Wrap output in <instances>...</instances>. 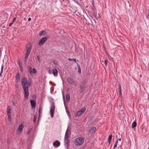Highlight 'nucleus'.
<instances>
[{
  "label": "nucleus",
  "mask_w": 149,
  "mask_h": 149,
  "mask_svg": "<svg viewBox=\"0 0 149 149\" xmlns=\"http://www.w3.org/2000/svg\"><path fill=\"white\" fill-rule=\"evenodd\" d=\"M21 82L24 91V97L25 99L27 100L29 95L28 89V85L27 83V79L26 78H23L21 80Z\"/></svg>",
  "instance_id": "obj_1"
},
{
  "label": "nucleus",
  "mask_w": 149,
  "mask_h": 149,
  "mask_svg": "<svg viewBox=\"0 0 149 149\" xmlns=\"http://www.w3.org/2000/svg\"><path fill=\"white\" fill-rule=\"evenodd\" d=\"M81 84L79 85L80 88L79 91L80 93L83 92L85 90L86 88V80H84L80 82Z\"/></svg>",
  "instance_id": "obj_2"
},
{
  "label": "nucleus",
  "mask_w": 149,
  "mask_h": 149,
  "mask_svg": "<svg viewBox=\"0 0 149 149\" xmlns=\"http://www.w3.org/2000/svg\"><path fill=\"white\" fill-rule=\"evenodd\" d=\"M84 141V139L82 137H78L74 141V143L76 146L81 145Z\"/></svg>",
  "instance_id": "obj_3"
},
{
  "label": "nucleus",
  "mask_w": 149,
  "mask_h": 149,
  "mask_svg": "<svg viewBox=\"0 0 149 149\" xmlns=\"http://www.w3.org/2000/svg\"><path fill=\"white\" fill-rule=\"evenodd\" d=\"M70 133V132L68 128L66 131L65 137H64V142L67 145H68L69 143V141L68 139L69 135V133Z\"/></svg>",
  "instance_id": "obj_4"
},
{
  "label": "nucleus",
  "mask_w": 149,
  "mask_h": 149,
  "mask_svg": "<svg viewBox=\"0 0 149 149\" xmlns=\"http://www.w3.org/2000/svg\"><path fill=\"white\" fill-rule=\"evenodd\" d=\"M31 47L30 45H29L28 47H26V52L25 57V61H26L29 55L31 52Z\"/></svg>",
  "instance_id": "obj_5"
},
{
  "label": "nucleus",
  "mask_w": 149,
  "mask_h": 149,
  "mask_svg": "<svg viewBox=\"0 0 149 149\" xmlns=\"http://www.w3.org/2000/svg\"><path fill=\"white\" fill-rule=\"evenodd\" d=\"M55 106L54 105V103H53L51 106L50 109V115L52 118L53 117L54 111H55Z\"/></svg>",
  "instance_id": "obj_6"
},
{
  "label": "nucleus",
  "mask_w": 149,
  "mask_h": 149,
  "mask_svg": "<svg viewBox=\"0 0 149 149\" xmlns=\"http://www.w3.org/2000/svg\"><path fill=\"white\" fill-rule=\"evenodd\" d=\"M47 37H44L41 38L38 42V45H43L45 42L47 40Z\"/></svg>",
  "instance_id": "obj_7"
},
{
  "label": "nucleus",
  "mask_w": 149,
  "mask_h": 149,
  "mask_svg": "<svg viewBox=\"0 0 149 149\" xmlns=\"http://www.w3.org/2000/svg\"><path fill=\"white\" fill-rule=\"evenodd\" d=\"M28 69L31 76L33 75L34 73L36 74L37 73L36 70L35 68H33V69H32V68L30 66L29 67Z\"/></svg>",
  "instance_id": "obj_8"
},
{
  "label": "nucleus",
  "mask_w": 149,
  "mask_h": 149,
  "mask_svg": "<svg viewBox=\"0 0 149 149\" xmlns=\"http://www.w3.org/2000/svg\"><path fill=\"white\" fill-rule=\"evenodd\" d=\"M96 130V127H91L88 130V132L90 134H93L95 133Z\"/></svg>",
  "instance_id": "obj_9"
},
{
  "label": "nucleus",
  "mask_w": 149,
  "mask_h": 149,
  "mask_svg": "<svg viewBox=\"0 0 149 149\" xmlns=\"http://www.w3.org/2000/svg\"><path fill=\"white\" fill-rule=\"evenodd\" d=\"M67 80L68 82L70 84H75V81L74 80L70 77L68 78Z\"/></svg>",
  "instance_id": "obj_10"
},
{
  "label": "nucleus",
  "mask_w": 149,
  "mask_h": 149,
  "mask_svg": "<svg viewBox=\"0 0 149 149\" xmlns=\"http://www.w3.org/2000/svg\"><path fill=\"white\" fill-rule=\"evenodd\" d=\"M30 102L32 107L33 108L35 107L36 105V101L34 100H30Z\"/></svg>",
  "instance_id": "obj_11"
},
{
  "label": "nucleus",
  "mask_w": 149,
  "mask_h": 149,
  "mask_svg": "<svg viewBox=\"0 0 149 149\" xmlns=\"http://www.w3.org/2000/svg\"><path fill=\"white\" fill-rule=\"evenodd\" d=\"M6 33V31L5 29H3L0 28V35L3 36Z\"/></svg>",
  "instance_id": "obj_12"
},
{
  "label": "nucleus",
  "mask_w": 149,
  "mask_h": 149,
  "mask_svg": "<svg viewBox=\"0 0 149 149\" xmlns=\"http://www.w3.org/2000/svg\"><path fill=\"white\" fill-rule=\"evenodd\" d=\"M60 143L59 141H56L53 143V145L54 146H56L57 147H58L60 146Z\"/></svg>",
  "instance_id": "obj_13"
},
{
  "label": "nucleus",
  "mask_w": 149,
  "mask_h": 149,
  "mask_svg": "<svg viewBox=\"0 0 149 149\" xmlns=\"http://www.w3.org/2000/svg\"><path fill=\"white\" fill-rule=\"evenodd\" d=\"M52 73L55 76H56L58 74V71L56 69H54L52 70Z\"/></svg>",
  "instance_id": "obj_14"
},
{
  "label": "nucleus",
  "mask_w": 149,
  "mask_h": 149,
  "mask_svg": "<svg viewBox=\"0 0 149 149\" xmlns=\"http://www.w3.org/2000/svg\"><path fill=\"white\" fill-rule=\"evenodd\" d=\"M18 63L19 64V68L20 69L21 71L22 72L23 70V67H22V63H21L20 60L19 59H18Z\"/></svg>",
  "instance_id": "obj_15"
},
{
  "label": "nucleus",
  "mask_w": 149,
  "mask_h": 149,
  "mask_svg": "<svg viewBox=\"0 0 149 149\" xmlns=\"http://www.w3.org/2000/svg\"><path fill=\"white\" fill-rule=\"evenodd\" d=\"M15 79L16 81L17 82L19 81V73H17L16 75L15 76Z\"/></svg>",
  "instance_id": "obj_16"
},
{
  "label": "nucleus",
  "mask_w": 149,
  "mask_h": 149,
  "mask_svg": "<svg viewBox=\"0 0 149 149\" xmlns=\"http://www.w3.org/2000/svg\"><path fill=\"white\" fill-rule=\"evenodd\" d=\"M23 127L24 125L22 124H21L19 125V127L17 129V130L19 131V132H20L22 130Z\"/></svg>",
  "instance_id": "obj_17"
},
{
  "label": "nucleus",
  "mask_w": 149,
  "mask_h": 149,
  "mask_svg": "<svg viewBox=\"0 0 149 149\" xmlns=\"http://www.w3.org/2000/svg\"><path fill=\"white\" fill-rule=\"evenodd\" d=\"M7 114L9 115V116H10V114L11 108L9 106H8L7 108Z\"/></svg>",
  "instance_id": "obj_18"
},
{
  "label": "nucleus",
  "mask_w": 149,
  "mask_h": 149,
  "mask_svg": "<svg viewBox=\"0 0 149 149\" xmlns=\"http://www.w3.org/2000/svg\"><path fill=\"white\" fill-rule=\"evenodd\" d=\"M112 135H110L108 137V141L109 142V144H110V142L112 139Z\"/></svg>",
  "instance_id": "obj_19"
},
{
  "label": "nucleus",
  "mask_w": 149,
  "mask_h": 149,
  "mask_svg": "<svg viewBox=\"0 0 149 149\" xmlns=\"http://www.w3.org/2000/svg\"><path fill=\"white\" fill-rule=\"evenodd\" d=\"M83 114L80 110L77 111L76 114L75 115V117H77L80 116L81 114Z\"/></svg>",
  "instance_id": "obj_20"
},
{
  "label": "nucleus",
  "mask_w": 149,
  "mask_h": 149,
  "mask_svg": "<svg viewBox=\"0 0 149 149\" xmlns=\"http://www.w3.org/2000/svg\"><path fill=\"white\" fill-rule=\"evenodd\" d=\"M46 33V32L45 31H40L39 34V36H40L42 35H45Z\"/></svg>",
  "instance_id": "obj_21"
},
{
  "label": "nucleus",
  "mask_w": 149,
  "mask_h": 149,
  "mask_svg": "<svg viewBox=\"0 0 149 149\" xmlns=\"http://www.w3.org/2000/svg\"><path fill=\"white\" fill-rule=\"evenodd\" d=\"M136 126V123L135 121H134L132 123V128L135 127Z\"/></svg>",
  "instance_id": "obj_22"
},
{
  "label": "nucleus",
  "mask_w": 149,
  "mask_h": 149,
  "mask_svg": "<svg viewBox=\"0 0 149 149\" xmlns=\"http://www.w3.org/2000/svg\"><path fill=\"white\" fill-rule=\"evenodd\" d=\"M66 100L68 101H69L70 99V95L69 93L67 94L66 95Z\"/></svg>",
  "instance_id": "obj_23"
},
{
  "label": "nucleus",
  "mask_w": 149,
  "mask_h": 149,
  "mask_svg": "<svg viewBox=\"0 0 149 149\" xmlns=\"http://www.w3.org/2000/svg\"><path fill=\"white\" fill-rule=\"evenodd\" d=\"M86 110V108L84 107L81 108L80 110V111L82 113H83Z\"/></svg>",
  "instance_id": "obj_24"
},
{
  "label": "nucleus",
  "mask_w": 149,
  "mask_h": 149,
  "mask_svg": "<svg viewBox=\"0 0 149 149\" xmlns=\"http://www.w3.org/2000/svg\"><path fill=\"white\" fill-rule=\"evenodd\" d=\"M77 66L78 67V72H79L80 73H81V69L79 65V64H78L77 63Z\"/></svg>",
  "instance_id": "obj_25"
},
{
  "label": "nucleus",
  "mask_w": 149,
  "mask_h": 149,
  "mask_svg": "<svg viewBox=\"0 0 149 149\" xmlns=\"http://www.w3.org/2000/svg\"><path fill=\"white\" fill-rule=\"evenodd\" d=\"M93 15L95 17L96 19H97L99 18V17L98 16H97V13H95V12L93 14Z\"/></svg>",
  "instance_id": "obj_26"
},
{
  "label": "nucleus",
  "mask_w": 149,
  "mask_h": 149,
  "mask_svg": "<svg viewBox=\"0 0 149 149\" xmlns=\"http://www.w3.org/2000/svg\"><path fill=\"white\" fill-rule=\"evenodd\" d=\"M119 93L120 95H122V93H121V87L120 85V84H119Z\"/></svg>",
  "instance_id": "obj_27"
},
{
  "label": "nucleus",
  "mask_w": 149,
  "mask_h": 149,
  "mask_svg": "<svg viewBox=\"0 0 149 149\" xmlns=\"http://www.w3.org/2000/svg\"><path fill=\"white\" fill-rule=\"evenodd\" d=\"M68 60L69 61H73L74 62L76 63H77V62H76V59L75 58L71 59V58H68Z\"/></svg>",
  "instance_id": "obj_28"
},
{
  "label": "nucleus",
  "mask_w": 149,
  "mask_h": 149,
  "mask_svg": "<svg viewBox=\"0 0 149 149\" xmlns=\"http://www.w3.org/2000/svg\"><path fill=\"white\" fill-rule=\"evenodd\" d=\"M3 67H4L3 64L1 67V72L0 73V77L1 76L3 72Z\"/></svg>",
  "instance_id": "obj_29"
},
{
  "label": "nucleus",
  "mask_w": 149,
  "mask_h": 149,
  "mask_svg": "<svg viewBox=\"0 0 149 149\" xmlns=\"http://www.w3.org/2000/svg\"><path fill=\"white\" fill-rule=\"evenodd\" d=\"M118 142V140H117L116 141V143L114 145V147H113L114 148H115L117 147Z\"/></svg>",
  "instance_id": "obj_30"
},
{
  "label": "nucleus",
  "mask_w": 149,
  "mask_h": 149,
  "mask_svg": "<svg viewBox=\"0 0 149 149\" xmlns=\"http://www.w3.org/2000/svg\"><path fill=\"white\" fill-rule=\"evenodd\" d=\"M37 119V117L36 116H34V119L33 120V122L34 123H36V120Z\"/></svg>",
  "instance_id": "obj_31"
},
{
  "label": "nucleus",
  "mask_w": 149,
  "mask_h": 149,
  "mask_svg": "<svg viewBox=\"0 0 149 149\" xmlns=\"http://www.w3.org/2000/svg\"><path fill=\"white\" fill-rule=\"evenodd\" d=\"M42 111V109L40 108L39 110V114L40 115Z\"/></svg>",
  "instance_id": "obj_32"
},
{
  "label": "nucleus",
  "mask_w": 149,
  "mask_h": 149,
  "mask_svg": "<svg viewBox=\"0 0 149 149\" xmlns=\"http://www.w3.org/2000/svg\"><path fill=\"white\" fill-rule=\"evenodd\" d=\"M8 119L9 120H10L11 119L10 114V116H9V115H8Z\"/></svg>",
  "instance_id": "obj_33"
},
{
  "label": "nucleus",
  "mask_w": 149,
  "mask_h": 149,
  "mask_svg": "<svg viewBox=\"0 0 149 149\" xmlns=\"http://www.w3.org/2000/svg\"><path fill=\"white\" fill-rule=\"evenodd\" d=\"M104 63L106 66L107 65V60H104Z\"/></svg>",
  "instance_id": "obj_34"
},
{
  "label": "nucleus",
  "mask_w": 149,
  "mask_h": 149,
  "mask_svg": "<svg viewBox=\"0 0 149 149\" xmlns=\"http://www.w3.org/2000/svg\"><path fill=\"white\" fill-rule=\"evenodd\" d=\"M37 59L39 62H40V57L38 55L37 56Z\"/></svg>",
  "instance_id": "obj_35"
},
{
  "label": "nucleus",
  "mask_w": 149,
  "mask_h": 149,
  "mask_svg": "<svg viewBox=\"0 0 149 149\" xmlns=\"http://www.w3.org/2000/svg\"><path fill=\"white\" fill-rule=\"evenodd\" d=\"M31 129H30L28 131V133H29L30 132H31Z\"/></svg>",
  "instance_id": "obj_36"
},
{
  "label": "nucleus",
  "mask_w": 149,
  "mask_h": 149,
  "mask_svg": "<svg viewBox=\"0 0 149 149\" xmlns=\"http://www.w3.org/2000/svg\"><path fill=\"white\" fill-rule=\"evenodd\" d=\"M16 19H17V18H16V17H14V19H13V21H16Z\"/></svg>",
  "instance_id": "obj_37"
},
{
  "label": "nucleus",
  "mask_w": 149,
  "mask_h": 149,
  "mask_svg": "<svg viewBox=\"0 0 149 149\" xmlns=\"http://www.w3.org/2000/svg\"><path fill=\"white\" fill-rule=\"evenodd\" d=\"M3 28L4 29H5V30L6 29V27L5 26H3Z\"/></svg>",
  "instance_id": "obj_38"
},
{
  "label": "nucleus",
  "mask_w": 149,
  "mask_h": 149,
  "mask_svg": "<svg viewBox=\"0 0 149 149\" xmlns=\"http://www.w3.org/2000/svg\"><path fill=\"white\" fill-rule=\"evenodd\" d=\"M57 61H54L53 62V63H54V64H56V62H57Z\"/></svg>",
  "instance_id": "obj_39"
},
{
  "label": "nucleus",
  "mask_w": 149,
  "mask_h": 149,
  "mask_svg": "<svg viewBox=\"0 0 149 149\" xmlns=\"http://www.w3.org/2000/svg\"><path fill=\"white\" fill-rule=\"evenodd\" d=\"M31 20V18H28V21H30Z\"/></svg>",
  "instance_id": "obj_40"
},
{
  "label": "nucleus",
  "mask_w": 149,
  "mask_h": 149,
  "mask_svg": "<svg viewBox=\"0 0 149 149\" xmlns=\"http://www.w3.org/2000/svg\"><path fill=\"white\" fill-rule=\"evenodd\" d=\"M63 98L64 100V96H63ZM64 103L65 105V102L64 100Z\"/></svg>",
  "instance_id": "obj_41"
},
{
  "label": "nucleus",
  "mask_w": 149,
  "mask_h": 149,
  "mask_svg": "<svg viewBox=\"0 0 149 149\" xmlns=\"http://www.w3.org/2000/svg\"><path fill=\"white\" fill-rule=\"evenodd\" d=\"M12 24L11 23H10L9 24V26H11V25H12Z\"/></svg>",
  "instance_id": "obj_42"
},
{
  "label": "nucleus",
  "mask_w": 149,
  "mask_h": 149,
  "mask_svg": "<svg viewBox=\"0 0 149 149\" xmlns=\"http://www.w3.org/2000/svg\"><path fill=\"white\" fill-rule=\"evenodd\" d=\"M12 24L11 23H10L9 24V26H11V25H12Z\"/></svg>",
  "instance_id": "obj_43"
},
{
  "label": "nucleus",
  "mask_w": 149,
  "mask_h": 149,
  "mask_svg": "<svg viewBox=\"0 0 149 149\" xmlns=\"http://www.w3.org/2000/svg\"><path fill=\"white\" fill-rule=\"evenodd\" d=\"M13 105L14 106H15V104L13 102Z\"/></svg>",
  "instance_id": "obj_44"
},
{
  "label": "nucleus",
  "mask_w": 149,
  "mask_h": 149,
  "mask_svg": "<svg viewBox=\"0 0 149 149\" xmlns=\"http://www.w3.org/2000/svg\"><path fill=\"white\" fill-rule=\"evenodd\" d=\"M14 21H13V22H11V23H12V24H13L14 23Z\"/></svg>",
  "instance_id": "obj_45"
},
{
  "label": "nucleus",
  "mask_w": 149,
  "mask_h": 149,
  "mask_svg": "<svg viewBox=\"0 0 149 149\" xmlns=\"http://www.w3.org/2000/svg\"><path fill=\"white\" fill-rule=\"evenodd\" d=\"M118 140H119L120 141H121V139H120H120H118Z\"/></svg>",
  "instance_id": "obj_46"
},
{
  "label": "nucleus",
  "mask_w": 149,
  "mask_h": 149,
  "mask_svg": "<svg viewBox=\"0 0 149 149\" xmlns=\"http://www.w3.org/2000/svg\"><path fill=\"white\" fill-rule=\"evenodd\" d=\"M29 84H31V82L30 83V82H29Z\"/></svg>",
  "instance_id": "obj_47"
},
{
  "label": "nucleus",
  "mask_w": 149,
  "mask_h": 149,
  "mask_svg": "<svg viewBox=\"0 0 149 149\" xmlns=\"http://www.w3.org/2000/svg\"><path fill=\"white\" fill-rule=\"evenodd\" d=\"M74 84V85H75V86H76V85H77V84Z\"/></svg>",
  "instance_id": "obj_48"
}]
</instances>
